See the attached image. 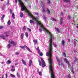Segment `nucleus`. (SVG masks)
<instances>
[{
    "label": "nucleus",
    "mask_w": 78,
    "mask_h": 78,
    "mask_svg": "<svg viewBox=\"0 0 78 78\" xmlns=\"http://www.w3.org/2000/svg\"><path fill=\"white\" fill-rule=\"evenodd\" d=\"M70 75L68 76L67 78H71Z\"/></svg>",
    "instance_id": "3c124183"
},
{
    "label": "nucleus",
    "mask_w": 78,
    "mask_h": 78,
    "mask_svg": "<svg viewBox=\"0 0 78 78\" xmlns=\"http://www.w3.org/2000/svg\"><path fill=\"white\" fill-rule=\"evenodd\" d=\"M9 43L11 44H13L14 46H15V45H16V43L14 41H9Z\"/></svg>",
    "instance_id": "0eeeda50"
},
{
    "label": "nucleus",
    "mask_w": 78,
    "mask_h": 78,
    "mask_svg": "<svg viewBox=\"0 0 78 78\" xmlns=\"http://www.w3.org/2000/svg\"><path fill=\"white\" fill-rule=\"evenodd\" d=\"M11 47V46L10 45V44H9L7 45V48H9Z\"/></svg>",
    "instance_id": "5701e85b"
},
{
    "label": "nucleus",
    "mask_w": 78,
    "mask_h": 78,
    "mask_svg": "<svg viewBox=\"0 0 78 78\" xmlns=\"http://www.w3.org/2000/svg\"><path fill=\"white\" fill-rule=\"evenodd\" d=\"M20 47H21V48L23 50H25L26 48L27 50H28V51H29V52H30V53H32V51L30 50V48H29L28 47L26 46V45H25L24 46H20Z\"/></svg>",
    "instance_id": "7ed1b4c3"
},
{
    "label": "nucleus",
    "mask_w": 78,
    "mask_h": 78,
    "mask_svg": "<svg viewBox=\"0 0 78 78\" xmlns=\"http://www.w3.org/2000/svg\"><path fill=\"white\" fill-rule=\"evenodd\" d=\"M17 76L18 77H19V78L20 77V75L19 74V73H17Z\"/></svg>",
    "instance_id": "473e14b6"
},
{
    "label": "nucleus",
    "mask_w": 78,
    "mask_h": 78,
    "mask_svg": "<svg viewBox=\"0 0 78 78\" xmlns=\"http://www.w3.org/2000/svg\"><path fill=\"white\" fill-rule=\"evenodd\" d=\"M53 45L55 47H56V45L55 44H53Z\"/></svg>",
    "instance_id": "09e8293b"
},
{
    "label": "nucleus",
    "mask_w": 78,
    "mask_h": 78,
    "mask_svg": "<svg viewBox=\"0 0 78 78\" xmlns=\"http://www.w3.org/2000/svg\"><path fill=\"white\" fill-rule=\"evenodd\" d=\"M38 54H40V53H41V50H38Z\"/></svg>",
    "instance_id": "4c0bfd02"
},
{
    "label": "nucleus",
    "mask_w": 78,
    "mask_h": 78,
    "mask_svg": "<svg viewBox=\"0 0 78 78\" xmlns=\"http://www.w3.org/2000/svg\"><path fill=\"white\" fill-rule=\"evenodd\" d=\"M33 42L34 43L35 45H36V44H37V40H34L33 41Z\"/></svg>",
    "instance_id": "dca6fc26"
},
{
    "label": "nucleus",
    "mask_w": 78,
    "mask_h": 78,
    "mask_svg": "<svg viewBox=\"0 0 78 78\" xmlns=\"http://www.w3.org/2000/svg\"><path fill=\"white\" fill-rule=\"evenodd\" d=\"M21 61L22 62L23 64H24V65L25 66H27V63H26V62H25V61L24 60H23V59L22 58Z\"/></svg>",
    "instance_id": "6e6552de"
},
{
    "label": "nucleus",
    "mask_w": 78,
    "mask_h": 78,
    "mask_svg": "<svg viewBox=\"0 0 78 78\" xmlns=\"http://www.w3.org/2000/svg\"><path fill=\"white\" fill-rule=\"evenodd\" d=\"M5 17V15H3L2 16V17H1V20H3V19H4V17Z\"/></svg>",
    "instance_id": "4be33fe9"
},
{
    "label": "nucleus",
    "mask_w": 78,
    "mask_h": 78,
    "mask_svg": "<svg viewBox=\"0 0 78 78\" xmlns=\"http://www.w3.org/2000/svg\"><path fill=\"white\" fill-rule=\"evenodd\" d=\"M24 36V34L22 33L21 34L20 37L21 39H23V36Z\"/></svg>",
    "instance_id": "1a4fd4ad"
},
{
    "label": "nucleus",
    "mask_w": 78,
    "mask_h": 78,
    "mask_svg": "<svg viewBox=\"0 0 78 78\" xmlns=\"http://www.w3.org/2000/svg\"><path fill=\"white\" fill-rule=\"evenodd\" d=\"M14 65H13L12 66V69H14Z\"/></svg>",
    "instance_id": "864d4df0"
},
{
    "label": "nucleus",
    "mask_w": 78,
    "mask_h": 78,
    "mask_svg": "<svg viewBox=\"0 0 78 78\" xmlns=\"http://www.w3.org/2000/svg\"><path fill=\"white\" fill-rule=\"evenodd\" d=\"M68 42H70V40L69 38L68 39Z\"/></svg>",
    "instance_id": "8fccbe9b"
},
{
    "label": "nucleus",
    "mask_w": 78,
    "mask_h": 78,
    "mask_svg": "<svg viewBox=\"0 0 78 78\" xmlns=\"http://www.w3.org/2000/svg\"><path fill=\"white\" fill-rule=\"evenodd\" d=\"M37 50H39V48L38 47H37Z\"/></svg>",
    "instance_id": "49530a36"
},
{
    "label": "nucleus",
    "mask_w": 78,
    "mask_h": 78,
    "mask_svg": "<svg viewBox=\"0 0 78 78\" xmlns=\"http://www.w3.org/2000/svg\"><path fill=\"white\" fill-rule=\"evenodd\" d=\"M47 12L48 13V14H50V10L48 9L47 8V10H46Z\"/></svg>",
    "instance_id": "f3484780"
},
{
    "label": "nucleus",
    "mask_w": 78,
    "mask_h": 78,
    "mask_svg": "<svg viewBox=\"0 0 78 78\" xmlns=\"http://www.w3.org/2000/svg\"><path fill=\"white\" fill-rule=\"evenodd\" d=\"M9 11L10 14H12V9H10Z\"/></svg>",
    "instance_id": "bb28decb"
},
{
    "label": "nucleus",
    "mask_w": 78,
    "mask_h": 78,
    "mask_svg": "<svg viewBox=\"0 0 78 78\" xmlns=\"http://www.w3.org/2000/svg\"><path fill=\"white\" fill-rule=\"evenodd\" d=\"M39 55H40V56H42L43 54H42V53H40Z\"/></svg>",
    "instance_id": "ea45409f"
},
{
    "label": "nucleus",
    "mask_w": 78,
    "mask_h": 78,
    "mask_svg": "<svg viewBox=\"0 0 78 78\" xmlns=\"http://www.w3.org/2000/svg\"><path fill=\"white\" fill-rule=\"evenodd\" d=\"M48 4H50V0H48Z\"/></svg>",
    "instance_id": "58836bf2"
},
{
    "label": "nucleus",
    "mask_w": 78,
    "mask_h": 78,
    "mask_svg": "<svg viewBox=\"0 0 78 78\" xmlns=\"http://www.w3.org/2000/svg\"><path fill=\"white\" fill-rule=\"evenodd\" d=\"M75 59L76 61H78V58H77V59L75 58Z\"/></svg>",
    "instance_id": "6e6d98bb"
},
{
    "label": "nucleus",
    "mask_w": 78,
    "mask_h": 78,
    "mask_svg": "<svg viewBox=\"0 0 78 78\" xmlns=\"http://www.w3.org/2000/svg\"><path fill=\"white\" fill-rule=\"evenodd\" d=\"M24 70H25V72H27V68H25Z\"/></svg>",
    "instance_id": "c03bdc74"
},
{
    "label": "nucleus",
    "mask_w": 78,
    "mask_h": 78,
    "mask_svg": "<svg viewBox=\"0 0 78 78\" xmlns=\"http://www.w3.org/2000/svg\"><path fill=\"white\" fill-rule=\"evenodd\" d=\"M36 15H38V14L37 13H36Z\"/></svg>",
    "instance_id": "0e129e2a"
},
{
    "label": "nucleus",
    "mask_w": 78,
    "mask_h": 78,
    "mask_svg": "<svg viewBox=\"0 0 78 78\" xmlns=\"http://www.w3.org/2000/svg\"><path fill=\"white\" fill-rule=\"evenodd\" d=\"M3 26H0V30L1 29H2V28H3Z\"/></svg>",
    "instance_id": "de8ad7c7"
},
{
    "label": "nucleus",
    "mask_w": 78,
    "mask_h": 78,
    "mask_svg": "<svg viewBox=\"0 0 78 78\" xmlns=\"http://www.w3.org/2000/svg\"><path fill=\"white\" fill-rule=\"evenodd\" d=\"M7 24L8 25H10L11 24V21L10 20H9L8 22H7Z\"/></svg>",
    "instance_id": "2eb2a0df"
},
{
    "label": "nucleus",
    "mask_w": 78,
    "mask_h": 78,
    "mask_svg": "<svg viewBox=\"0 0 78 78\" xmlns=\"http://www.w3.org/2000/svg\"><path fill=\"white\" fill-rule=\"evenodd\" d=\"M62 20H60V24H62Z\"/></svg>",
    "instance_id": "e433bc0d"
},
{
    "label": "nucleus",
    "mask_w": 78,
    "mask_h": 78,
    "mask_svg": "<svg viewBox=\"0 0 78 78\" xmlns=\"http://www.w3.org/2000/svg\"><path fill=\"white\" fill-rule=\"evenodd\" d=\"M56 31H57L58 32V33H60V30H59V29H58V28L56 29Z\"/></svg>",
    "instance_id": "393cba45"
},
{
    "label": "nucleus",
    "mask_w": 78,
    "mask_h": 78,
    "mask_svg": "<svg viewBox=\"0 0 78 78\" xmlns=\"http://www.w3.org/2000/svg\"><path fill=\"white\" fill-rule=\"evenodd\" d=\"M1 55L3 56V55L1 53Z\"/></svg>",
    "instance_id": "052dcab7"
},
{
    "label": "nucleus",
    "mask_w": 78,
    "mask_h": 78,
    "mask_svg": "<svg viewBox=\"0 0 78 78\" xmlns=\"http://www.w3.org/2000/svg\"><path fill=\"white\" fill-rule=\"evenodd\" d=\"M19 64V63H18V62H17V63H15V66H17V65H18V64Z\"/></svg>",
    "instance_id": "603ef678"
},
{
    "label": "nucleus",
    "mask_w": 78,
    "mask_h": 78,
    "mask_svg": "<svg viewBox=\"0 0 78 78\" xmlns=\"http://www.w3.org/2000/svg\"><path fill=\"white\" fill-rule=\"evenodd\" d=\"M39 62L40 66H42V64H41V62L40 61H39Z\"/></svg>",
    "instance_id": "c9c22d12"
},
{
    "label": "nucleus",
    "mask_w": 78,
    "mask_h": 78,
    "mask_svg": "<svg viewBox=\"0 0 78 78\" xmlns=\"http://www.w3.org/2000/svg\"><path fill=\"white\" fill-rule=\"evenodd\" d=\"M41 63L42 64V67H44L45 66H46L45 65V62L44 61L42 58H41Z\"/></svg>",
    "instance_id": "39448f33"
},
{
    "label": "nucleus",
    "mask_w": 78,
    "mask_h": 78,
    "mask_svg": "<svg viewBox=\"0 0 78 78\" xmlns=\"http://www.w3.org/2000/svg\"><path fill=\"white\" fill-rule=\"evenodd\" d=\"M25 29H26V28L25 27V26H24L22 30L23 31H25Z\"/></svg>",
    "instance_id": "cd10ccee"
},
{
    "label": "nucleus",
    "mask_w": 78,
    "mask_h": 78,
    "mask_svg": "<svg viewBox=\"0 0 78 78\" xmlns=\"http://www.w3.org/2000/svg\"><path fill=\"white\" fill-rule=\"evenodd\" d=\"M11 61H10V60H8L6 62L7 64H11Z\"/></svg>",
    "instance_id": "412c9836"
},
{
    "label": "nucleus",
    "mask_w": 78,
    "mask_h": 78,
    "mask_svg": "<svg viewBox=\"0 0 78 78\" xmlns=\"http://www.w3.org/2000/svg\"><path fill=\"white\" fill-rule=\"evenodd\" d=\"M30 23H33V21L32 20H30Z\"/></svg>",
    "instance_id": "f704fd0d"
},
{
    "label": "nucleus",
    "mask_w": 78,
    "mask_h": 78,
    "mask_svg": "<svg viewBox=\"0 0 78 78\" xmlns=\"http://www.w3.org/2000/svg\"><path fill=\"white\" fill-rule=\"evenodd\" d=\"M19 53H18V52H16L15 53V55H19Z\"/></svg>",
    "instance_id": "79ce46f5"
},
{
    "label": "nucleus",
    "mask_w": 78,
    "mask_h": 78,
    "mask_svg": "<svg viewBox=\"0 0 78 78\" xmlns=\"http://www.w3.org/2000/svg\"><path fill=\"white\" fill-rule=\"evenodd\" d=\"M68 18H69V19H70V16H68Z\"/></svg>",
    "instance_id": "5fc2aeb1"
},
{
    "label": "nucleus",
    "mask_w": 78,
    "mask_h": 78,
    "mask_svg": "<svg viewBox=\"0 0 78 78\" xmlns=\"http://www.w3.org/2000/svg\"><path fill=\"white\" fill-rule=\"evenodd\" d=\"M4 78V77H3V75H2V78Z\"/></svg>",
    "instance_id": "680f3d73"
},
{
    "label": "nucleus",
    "mask_w": 78,
    "mask_h": 78,
    "mask_svg": "<svg viewBox=\"0 0 78 78\" xmlns=\"http://www.w3.org/2000/svg\"><path fill=\"white\" fill-rule=\"evenodd\" d=\"M62 19H63V18H62L61 19H60V20H62Z\"/></svg>",
    "instance_id": "13d9d810"
},
{
    "label": "nucleus",
    "mask_w": 78,
    "mask_h": 78,
    "mask_svg": "<svg viewBox=\"0 0 78 78\" xmlns=\"http://www.w3.org/2000/svg\"><path fill=\"white\" fill-rule=\"evenodd\" d=\"M63 56H64V57H66V53L64 52H63Z\"/></svg>",
    "instance_id": "2f4dec72"
},
{
    "label": "nucleus",
    "mask_w": 78,
    "mask_h": 78,
    "mask_svg": "<svg viewBox=\"0 0 78 78\" xmlns=\"http://www.w3.org/2000/svg\"><path fill=\"white\" fill-rule=\"evenodd\" d=\"M56 58L57 60V62L59 66H64V65H63V63L62 62H60L61 60H59V59H58V57H56Z\"/></svg>",
    "instance_id": "20e7f679"
},
{
    "label": "nucleus",
    "mask_w": 78,
    "mask_h": 78,
    "mask_svg": "<svg viewBox=\"0 0 78 78\" xmlns=\"http://www.w3.org/2000/svg\"><path fill=\"white\" fill-rule=\"evenodd\" d=\"M41 4H42V8L41 9V12H45V6H46L45 5V3L41 1Z\"/></svg>",
    "instance_id": "f03ea898"
},
{
    "label": "nucleus",
    "mask_w": 78,
    "mask_h": 78,
    "mask_svg": "<svg viewBox=\"0 0 78 78\" xmlns=\"http://www.w3.org/2000/svg\"><path fill=\"white\" fill-rule=\"evenodd\" d=\"M10 76L11 77H12L13 78H14V77H15V76L12 74H10Z\"/></svg>",
    "instance_id": "b1692460"
},
{
    "label": "nucleus",
    "mask_w": 78,
    "mask_h": 78,
    "mask_svg": "<svg viewBox=\"0 0 78 78\" xmlns=\"http://www.w3.org/2000/svg\"><path fill=\"white\" fill-rule=\"evenodd\" d=\"M25 36L26 37H28V32H26L25 33Z\"/></svg>",
    "instance_id": "6ab92c4d"
},
{
    "label": "nucleus",
    "mask_w": 78,
    "mask_h": 78,
    "mask_svg": "<svg viewBox=\"0 0 78 78\" xmlns=\"http://www.w3.org/2000/svg\"><path fill=\"white\" fill-rule=\"evenodd\" d=\"M27 30H28V31H31V29L29 28H27Z\"/></svg>",
    "instance_id": "a19ab883"
},
{
    "label": "nucleus",
    "mask_w": 78,
    "mask_h": 78,
    "mask_svg": "<svg viewBox=\"0 0 78 78\" xmlns=\"http://www.w3.org/2000/svg\"><path fill=\"white\" fill-rule=\"evenodd\" d=\"M69 27H68V30H69Z\"/></svg>",
    "instance_id": "338daca9"
},
{
    "label": "nucleus",
    "mask_w": 78,
    "mask_h": 78,
    "mask_svg": "<svg viewBox=\"0 0 78 78\" xmlns=\"http://www.w3.org/2000/svg\"><path fill=\"white\" fill-rule=\"evenodd\" d=\"M11 71L12 72H14L15 71V69L13 68L11 69Z\"/></svg>",
    "instance_id": "c756f323"
},
{
    "label": "nucleus",
    "mask_w": 78,
    "mask_h": 78,
    "mask_svg": "<svg viewBox=\"0 0 78 78\" xmlns=\"http://www.w3.org/2000/svg\"><path fill=\"white\" fill-rule=\"evenodd\" d=\"M29 8H31V6H29Z\"/></svg>",
    "instance_id": "774afa93"
},
{
    "label": "nucleus",
    "mask_w": 78,
    "mask_h": 78,
    "mask_svg": "<svg viewBox=\"0 0 78 78\" xmlns=\"http://www.w3.org/2000/svg\"><path fill=\"white\" fill-rule=\"evenodd\" d=\"M5 75H6L5 78H8V73H6Z\"/></svg>",
    "instance_id": "72a5a7b5"
},
{
    "label": "nucleus",
    "mask_w": 78,
    "mask_h": 78,
    "mask_svg": "<svg viewBox=\"0 0 78 78\" xmlns=\"http://www.w3.org/2000/svg\"><path fill=\"white\" fill-rule=\"evenodd\" d=\"M51 20H53V21H55V22H56V20H56L54 18H51Z\"/></svg>",
    "instance_id": "a878e982"
},
{
    "label": "nucleus",
    "mask_w": 78,
    "mask_h": 78,
    "mask_svg": "<svg viewBox=\"0 0 78 78\" xmlns=\"http://www.w3.org/2000/svg\"><path fill=\"white\" fill-rule=\"evenodd\" d=\"M9 0H7V4L8 6V5H9Z\"/></svg>",
    "instance_id": "a18cd8bd"
},
{
    "label": "nucleus",
    "mask_w": 78,
    "mask_h": 78,
    "mask_svg": "<svg viewBox=\"0 0 78 78\" xmlns=\"http://www.w3.org/2000/svg\"><path fill=\"white\" fill-rule=\"evenodd\" d=\"M18 1L20 4V5L21 7V11H23V10H25L26 12L28 13L29 16H30L31 18H32L34 20H35V21H36V22H37V25H39L40 26L41 28L43 29V30L44 31V32H46L47 33L49 34L50 36L48 42L49 48H53V45L52 44L53 41L52 40V39L53 37V35L51 34V33H50V31H48L46 28H45L44 25L41 23V21L37 20H38L39 19V17H37L36 18L34 17L29 12V11H28V10L27 9L26 7L25 6L23 3L22 2V1L20 0H18ZM15 3H17V0H15Z\"/></svg>",
    "instance_id": "f257e3e1"
},
{
    "label": "nucleus",
    "mask_w": 78,
    "mask_h": 78,
    "mask_svg": "<svg viewBox=\"0 0 78 78\" xmlns=\"http://www.w3.org/2000/svg\"><path fill=\"white\" fill-rule=\"evenodd\" d=\"M0 37H1L2 39H5V37L3 35H0Z\"/></svg>",
    "instance_id": "9d476101"
},
{
    "label": "nucleus",
    "mask_w": 78,
    "mask_h": 78,
    "mask_svg": "<svg viewBox=\"0 0 78 78\" xmlns=\"http://www.w3.org/2000/svg\"><path fill=\"white\" fill-rule=\"evenodd\" d=\"M63 2L67 3V2H70V0H63Z\"/></svg>",
    "instance_id": "a211bd4d"
},
{
    "label": "nucleus",
    "mask_w": 78,
    "mask_h": 78,
    "mask_svg": "<svg viewBox=\"0 0 78 78\" xmlns=\"http://www.w3.org/2000/svg\"><path fill=\"white\" fill-rule=\"evenodd\" d=\"M39 31H40V32H42V29H39Z\"/></svg>",
    "instance_id": "37998d69"
},
{
    "label": "nucleus",
    "mask_w": 78,
    "mask_h": 78,
    "mask_svg": "<svg viewBox=\"0 0 78 78\" xmlns=\"http://www.w3.org/2000/svg\"><path fill=\"white\" fill-rule=\"evenodd\" d=\"M72 73H75V72H74V71H73L72 72Z\"/></svg>",
    "instance_id": "4d7b16f0"
},
{
    "label": "nucleus",
    "mask_w": 78,
    "mask_h": 78,
    "mask_svg": "<svg viewBox=\"0 0 78 78\" xmlns=\"http://www.w3.org/2000/svg\"><path fill=\"white\" fill-rule=\"evenodd\" d=\"M44 19V21H46V18L45 17V16H43V17Z\"/></svg>",
    "instance_id": "c85d7f7f"
},
{
    "label": "nucleus",
    "mask_w": 78,
    "mask_h": 78,
    "mask_svg": "<svg viewBox=\"0 0 78 78\" xmlns=\"http://www.w3.org/2000/svg\"><path fill=\"white\" fill-rule=\"evenodd\" d=\"M20 17L22 18V17H23V13L22 12H21L20 13Z\"/></svg>",
    "instance_id": "ddd939ff"
},
{
    "label": "nucleus",
    "mask_w": 78,
    "mask_h": 78,
    "mask_svg": "<svg viewBox=\"0 0 78 78\" xmlns=\"http://www.w3.org/2000/svg\"><path fill=\"white\" fill-rule=\"evenodd\" d=\"M5 4H4L2 7V10H5Z\"/></svg>",
    "instance_id": "4468645a"
},
{
    "label": "nucleus",
    "mask_w": 78,
    "mask_h": 78,
    "mask_svg": "<svg viewBox=\"0 0 78 78\" xmlns=\"http://www.w3.org/2000/svg\"><path fill=\"white\" fill-rule=\"evenodd\" d=\"M6 36L7 37H8V35H6Z\"/></svg>",
    "instance_id": "e2e57ef3"
},
{
    "label": "nucleus",
    "mask_w": 78,
    "mask_h": 78,
    "mask_svg": "<svg viewBox=\"0 0 78 78\" xmlns=\"http://www.w3.org/2000/svg\"><path fill=\"white\" fill-rule=\"evenodd\" d=\"M38 73L41 76L42 75V72H38Z\"/></svg>",
    "instance_id": "7c9ffc66"
},
{
    "label": "nucleus",
    "mask_w": 78,
    "mask_h": 78,
    "mask_svg": "<svg viewBox=\"0 0 78 78\" xmlns=\"http://www.w3.org/2000/svg\"><path fill=\"white\" fill-rule=\"evenodd\" d=\"M2 64H4V62H3L1 63Z\"/></svg>",
    "instance_id": "bf43d9fd"
},
{
    "label": "nucleus",
    "mask_w": 78,
    "mask_h": 78,
    "mask_svg": "<svg viewBox=\"0 0 78 78\" xmlns=\"http://www.w3.org/2000/svg\"><path fill=\"white\" fill-rule=\"evenodd\" d=\"M63 60L64 61V62H66L67 64H68V67H70V65L69 64V62L68 61L67 59L66 58H64L63 59Z\"/></svg>",
    "instance_id": "423d86ee"
},
{
    "label": "nucleus",
    "mask_w": 78,
    "mask_h": 78,
    "mask_svg": "<svg viewBox=\"0 0 78 78\" xmlns=\"http://www.w3.org/2000/svg\"><path fill=\"white\" fill-rule=\"evenodd\" d=\"M12 17L13 19H15V15H14V13H12Z\"/></svg>",
    "instance_id": "aec40b11"
},
{
    "label": "nucleus",
    "mask_w": 78,
    "mask_h": 78,
    "mask_svg": "<svg viewBox=\"0 0 78 78\" xmlns=\"http://www.w3.org/2000/svg\"><path fill=\"white\" fill-rule=\"evenodd\" d=\"M62 45H63V47L64 46V45H65V41L64 40H62Z\"/></svg>",
    "instance_id": "f8f14e48"
},
{
    "label": "nucleus",
    "mask_w": 78,
    "mask_h": 78,
    "mask_svg": "<svg viewBox=\"0 0 78 78\" xmlns=\"http://www.w3.org/2000/svg\"><path fill=\"white\" fill-rule=\"evenodd\" d=\"M4 0H1V1H3Z\"/></svg>",
    "instance_id": "69168bd1"
},
{
    "label": "nucleus",
    "mask_w": 78,
    "mask_h": 78,
    "mask_svg": "<svg viewBox=\"0 0 78 78\" xmlns=\"http://www.w3.org/2000/svg\"><path fill=\"white\" fill-rule=\"evenodd\" d=\"M32 64V61L31 60H30L29 61V66H31Z\"/></svg>",
    "instance_id": "9b49d317"
}]
</instances>
